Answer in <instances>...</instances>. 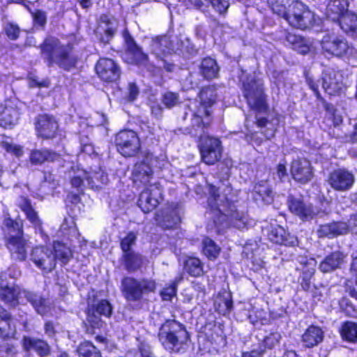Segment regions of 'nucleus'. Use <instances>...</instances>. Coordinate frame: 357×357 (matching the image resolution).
I'll return each mask as SVG.
<instances>
[{"instance_id":"nucleus-1","label":"nucleus","mask_w":357,"mask_h":357,"mask_svg":"<svg viewBox=\"0 0 357 357\" xmlns=\"http://www.w3.org/2000/svg\"><path fill=\"white\" fill-rule=\"evenodd\" d=\"M124 37L127 50L132 56V63L146 69L152 75H160L162 68L168 72L173 71L174 66L167 62L165 59L166 54L174 50L173 47L167 46L169 41L167 37H162L153 42L152 52L157 59L156 65L149 61L147 54L142 52L141 47L135 43L134 39L128 33H125Z\"/></svg>"},{"instance_id":"nucleus-2","label":"nucleus","mask_w":357,"mask_h":357,"mask_svg":"<svg viewBox=\"0 0 357 357\" xmlns=\"http://www.w3.org/2000/svg\"><path fill=\"white\" fill-rule=\"evenodd\" d=\"M40 48L48 66L56 64L65 70H70L76 64L77 59L72 54L71 46L61 44L56 38H47Z\"/></svg>"},{"instance_id":"nucleus-3","label":"nucleus","mask_w":357,"mask_h":357,"mask_svg":"<svg viewBox=\"0 0 357 357\" xmlns=\"http://www.w3.org/2000/svg\"><path fill=\"white\" fill-rule=\"evenodd\" d=\"M158 339L165 349L179 352L188 340V334L181 324L168 320L160 328Z\"/></svg>"},{"instance_id":"nucleus-4","label":"nucleus","mask_w":357,"mask_h":357,"mask_svg":"<svg viewBox=\"0 0 357 357\" xmlns=\"http://www.w3.org/2000/svg\"><path fill=\"white\" fill-rule=\"evenodd\" d=\"M209 193L208 204L212 209L216 210L227 217L233 227L238 229H243L247 227L249 225L247 215L236 210L234 206L228 207V202L225 197L220 199L218 188L211 186Z\"/></svg>"},{"instance_id":"nucleus-5","label":"nucleus","mask_w":357,"mask_h":357,"mask_svg":"<svg viewBox=\"0 0 357 357\" xmlns=\"http://www.w3.org/2000/svg\"><path fill=\"white\" fill-rule=\"evenodd\" d=\"M4 225L8 230L6 246L13 259L24 261L26 258V241L23 238L22 222L7 218Z\"/></svg>"},{"instance_id":"nucleus-6","label":"nucleus","mask_w":357,"mask_h":357,"mask_svg":"<svg viewBox=\"0 0 357 357\" xmlns=\"http://www.w3.org/2000/svg\"><path fill=\"white\" fill-rule=\"evenodd\" d=\"M155 288V282L152 280H138L131 277H126L121 281L123 295L128 301H139L144 294L154 292Z\"/></svg>"},{"instance_id":"nucleus-7","label":"nucleus","mask_w":357,"mask_h":357,"mask_svg":"<svg viewBox=\"0 0 357 357\" xmlns=\"http://www.w3.org/2000/svg\"><path fill=\"white\" fill-rule=\"evenodd\" d=\"M284 19L296 28L305 29L314 23V15L301 1L294 0Z\"/></svg>"},{"instance_id":"nucleus-8","label":"nucleus","mask_w":357,"mask_h":357,"mask_svg":"<svg viewBox=\"0 0 357 357\" xmlns=\"http://www.w3.org/2000/svg\"><path fill=\"white\" fill-rule=\"evenodd\" d=\"M243 93L252 109L261 111L266 109V96L263 84L259 81L250 79L243 82Z\"/></svg>"},{"instance_id":"nucleus-9","label":"nucleus","mask_w":357,"mask_h":357,"mask_svg":"<svg viewBox=\"0 0 357 357\" xmlns=\"http://www.w3.org/2000/svg\"><path fill=\"white\" fill-rule=\"evenodd\" d=\"M115 144L118 151L125 157L135 155L140 149L139 137L130 130L120 131L116 135Z\"/></svg>"},{"instance_id":"nucleus-10","label":"nucleus","mask_w":357,"mask_h":357,"mask_svg":"<svg viewBox=\"0 0 357 357\" xmlns=\"http://www.w3.org/2000/svg\"><path fill=\"white\" fill-rule=\"evenodd\" d=\"M30 260L45 273L51 272L56 267L52 250L46 246H36L31 250Z\"/></svg>"},{"instance_id":"nucleus-11","label":"nucleus","mask_w":357,"mask_h":357,"mask_svg":"<svg viewBox=\"0 0 357 357\" xmlns=\"http://www.w3.org/2000/svg\"><path fill=\"white\" fill-rule=\"evenodd\" d=\"M326 181L334 190L346 192L354 185L355 176L351 172L340 168L329 173Z\"/></svg>"},{"instance_id":"nucleus-12","label":"nucleus","mask_w":357,"mask_h":357,"mask_svg":"<svg viewBox=\"0 0 357 357\" xmlns=\"http://www.w3.org/2000/svg\"><path fill=\"white\" fill-rule=\"evenodd\" d=\"M322 87L329 95L338 93L343 87V76L339 70L327 68L322 73Z\"/></svg>"},{"instance_id":"nucleus-13","label":"nucleus","mask_w":357,"mask_h":357,"mask_svg":"<svg viewBox=\"0 0 357 357\" xmlns=\"http://www.w3.org/2000/svg\"><path fill=\"white\" fill-rule=\"evenodd\" d=\"M161 199V190L156 184L150 185L140 194L138 206L144 213H149L159 204Z\"/></svg>"},{"instance_id":"nucleus-14","label":"nucleus","mask_w":357,"mask_h":357,"mask_svg":"<svg viewBox=\"0 0 357 357\" xmlns=\"http://www.w3.org/2000/svg\"><path fill=\"white\" fill-rule=\"evenodd\" d=\"M287 204L289 211L303 220H311L317 214L312 204L305 202L301 197L290 195Z\"/></svg>"},{"instance_id":"nucleus-15","label":"nucleus","mask_w":357,"mask_h":357,"mask_svg":"<svg viewBox=\"0 0 357 357\" xmlns=\"http://www.w3.org/2000/svg\"><path fill=\"white\" fill-rule=\"evenodd\" d=\"M222 154L221 142L218 138L207 136L202 142V162L213 165L218 162Z\"/></svg>"},{"instance_id":"nucleus-16","label":"nucleus","mask_w":357,"mask_h":357,"mask_svg":"<svg viewBox=\"0 0 357 357\" xmlns=\"http://www.w3.org/2000/svg\"><path fill=\"white\" fill-rule=\"evenodd\" d=\"M96 73L105 82H112L120 77L119 66L110 59H100L96 66Z\"/></svg>"},{"instance_id":"nucleus-17","label":"nucleus","mask_w":357,"mask_h":357,"mask_svg":"<svg viewBox=\"0 0 357 357\" xmlns=\"http://www.w3.org/2000/svg\"><path fill=\"white\" fill-rule=\"evenodd\" d=\"M20 290L13 282H7V273L0 275V298L7 304L15 306Z\"/></svg>"},{"instance_id":"nucleus-18","label":"nucleus","mask_w":357,"mask_h":357,"mask_svg":"<svg viewBox=\"0 0 357 357\" xmlns=\"http://www.w3.org/2000/svg\"><path fill=\"white\" fill-rule=\"evenodd\" d=\"M291 174L296 181L301 183H307L312 177L311 164L305 158H296L291 165Z\"/></svg>"},{"instance_id":"nucleus-19","label":"nucleus","mask_w":357,"mask_h":357,"mask_svg":"<svg viewBox=\"0 0 357 357\" xmlns=\"http://www.w3.org/2000/svg\"><path fill=\"white\" fill-rule=\"evenodd\" d=\"M58 128V123L53 116L44 114L38 117L36 129L43 138H53L55 137Z\"/></svg>"},{"instance_id":"nucleus-20","label":"nucleus","mask_w":357,"mask_h":357,"mask_svg":"<svg viewBox=\"0 0 357 357\" xmlns=\"http://www.w3.org/2000/svg\"><path fill=\"white\" fill-rule=\"evenodd\" d=\"M19 111L15 104L10 100H6L0 105V126L8 128L15 125L19 119Z\"/></svg>"},{"instance_id":"nucleus-21","label":"nucleus","mask_w":357,"mask_h":357,"mask_svg":"<svg viewBox=\"0 0 357 357\" xmlns=\"http://www.w3.org/2000/svg\"><path fill=\"white\" fill-rule=\"evenodd\" d=\"M322 49L326 52L336 56L346 54L349 45L344 38L325 36L321 41Z\"/></svg>"},{"instance_id":"nucleus-22","label":"nucleus","mask_w":357,"mask_h":357,"mask_svg":"<svg viewBox=\"0 0 357 357\" xmlns=\"http://www.w3.org/2000/svg\"><path fill=\"white\" fill-rule=\"evenodd\" d=\"M349 231V225L344 222H333L321 225L317 229L319 238H333L339 235H344Z\"/></svg>"},{"instance_id":"nucleus-23","label":"nucleus","mask_w":357,"mask_h":357,"mask_svg":"<svg viewBox=\"0 0 357 357\" xmlns=\"http://www.w3.org/2000/svg\"><path fill=\"white\" fill-rule=\"evenodd\" d=\"M152 174L153 171L149 165L144 162H138L132 171V181L138 187L146 186L152 178Z\"/></svg>"},{"instance_id":"nucleus-24","label":"nucleus","mask_w":357,"mask_h":357,"mask_svg":"<svg viewBox=\"0 0 357 357\" xmlns=\"http://www.w3.org/2000/svg\"><path fill=\"white\" fill-rule=\"evenodd\" d=\"M16 333V323L10 313L0 307V336L2 338L13 337Z\"/></svg>"},{"instance_id":"nucleus-25","label":"nucleus","mask_w":357,"mask_h":357,"mask_svg":"<svg viewBox=\"0 0 357 357\" xmlns=\"http://www.w3.org/2000/svg\"><path fill=\"white\" fill-rule=\"evenodd\" d=\"M215 98L216 93L214 86L202 88V107L206 109L204 111L205 120L202 119V126H208L212 122L211 111L208 108L215 103Z\"/></svg>"},{"instance_id":"nucleus-26","label":"nucleus","mask_w":357,"mask_h":357,"mask_svg":"<svg viewBox=\"0 0 357 357\" xmlns=\"http://www.w3.org/2000/svg\"><path fill=\"white\" fill-rule=\"evenodd\" d=\"M22 347L26 351H35L40 357L47 356L50 353V347L48 344L40 339L24 337Z\"/></svg>"},{"instance_id":"nucleus-27","label":"nucleus","mask_w":357,"mask_h":357,"mask_svg":"<svg viewBox=\"0 0 357 357\" xmlns=\"http://www.w3.org/2000/svg\"><path fill=\"white\" fill-rule=\"evenodd\" d=\"M285 40L294 50L300 54H306L311 50L312 43L309 38L292 33H287Z\"/></svg>"},{"instance_id":"nucleus-28","label":"nucleus","mask_w":357,"mask_h":357,"mask_svg":"<svg viewBox=\"0 0 357 357\" xmlns=\"http://www.w3.org/2000/svg\"><path fill=\"white\" fill-rule=\"evenodd\" d=\"M24 294L27 301L31 304L38 314L44 315L50 311V303L47 298L31 291H24Z\"/></svg>"},{"instance_id":"nucleus-29","label":"nucleus","mask_w":357,"mask_h":357,"mask_svg":"<svg viewBox=\"0 0 357 357\" xmlns=\"http://www.w3.org/2000/svg\"><path fill=\"white\" fill-rule=\"evenodd\" d=\"M345 256L340 252L336 251L325 257L319 264V269L323 273H328L341 267L344 263Z\"/></svg>"},{"instance_id":"nucleus-30","label":"nucleus","mask_w":357,"mask_h":357,"mask_svg":"<svg viewBox=\"0 0 357 357\" xmlns=\"http://www.w3.org/2000/svg\"><path fill=\"white\" fill-rule=\"evenodd\" d=\"M348 0H330L326 7V14L329 18L335 21L348 12Z\"/></svg>"},{"instance_id":"nucleus-31","label":"nucleus","mask_w":357,"mask_h":357,"mask_svg":"<svg viewBox=\"0 0 357 357\" xmlns=\"http://www.w3.org/2000/svg\"><path fill=\"white\" fill-rule=\"evenodd\" d=\"M183 208L181 204H176L171 206L164 217L162 225L165 228H172L176 226L181 220Z\"/></svg>"},{"instance_id":"nucleus-32","label":"nucleus","mask_w":357,"mask_h":357,"mask_svg":"<svg viewBox=\"0 0 357 357\" xmlns=\"http://www.w3.org/2000/svg\"><path fill=\"white\" fill-rule=\"evenodd\" d=\"M253 197L256 201H262L266 204L272 203L273 192L267 181H261L255 185Z\"/></svg>"},{"instance_id":"nucleus-33","label":"nucleus","mask_w":357,"mask_h":357,"mask_svg":"<svg viewBox=\"0 0 357 357\" xmlns=\"http://www.w3.org/2000/svg\"><path fill=\"white\" fill-rule=\"evenodd\" d=\"M339 26L347 33L352 37L357 36V15L353 13H346L338 20Z\"/></svg>"},{"instance_id":"nucleus-34","label":"nucleus","mask_w":357,"mask_h":357,"mask_svg":"<svg viewBox=\"0 0 357 357\" xmlns=\"http://www.w3.org/2000/svg\"><path fill=\"white\" fill-rule=\"evenodd\" d=\"M30 161L34 165H40L46 161L60 162L61 156L49 150H35L30 155Z\"/></svg>"},{"instance_id":"nucleus-35","label":"nucleus","mask_w":357,"mask_h":357,"mask_svg":"<svg viewBox=\"0 0 357 357\" xmlns=\"http://www.w3.org/2000/svg\"><path fill=\"white\" fill-rule=\"evenodd\" d=\"M52 252L55 262L56 263V261H59L62 265L67 264L73 257L71 249L59 241L54 242Z\"/></svg>"},{"instance_id":"nucleus-36","label":"nucleus","mask_w":357,"mask_h":357,"mask_svg":"<svg viewBox=\"0 0 357 357\" xmlns=\"http://www.w3.org/2000/svg\"><path fill=\"white\" fill-rule=\"evenodd\" d=\"M20 208L24 212L26 218L33 225L36 230L38 231L41 234L44 240H46V238H47V236L43 234V229L41 227L42 223L38 218L37 213L31 207V203L28 200L24 199L20 204Z\"/></svg>"},{"instance_id":"nucleus-37","label":"nucleus","mask_w":357,"mask_h":357,"mask_svg":"<svg viewBox=\"0 0 357 357\" xmlns=\"http://www.w3.org/2000/svg\"><path fill=\"white\" fill-rule=\"evenodd\" d=\"M214 307L220 314H229L233 308L231 295L227 291L219 294L215 300Z\"/></svg>"},{"instance_id":"nucleus-38","label":"nucleus","mask_w":357,"mask_h":357,"mask_svg":"<svg viewBox=\"0 0 357 357\" xmlns=\"http://www.w3.org/2000/svg\"><path fill=\"white\" fill-rule=\"evenodd\" d=\"M324 333L317 326H311L308 327L303 335V341L307 347H312L317 345L323 340Z\"/></svg>"},{"instance_id":"nucleus-39","label":"nucleus","mask_w":357,"mask_h":357,"mask_svg":"<svg viewBox=\"0 0 357 357\" xmlns=\"http://www.w3.org/2000/svg\"><path fill=\"white\" fill-rule=\"evenodd\" d=\"M271 241L277 244L293 245L295 242L291 239L284 229L280 226L273 228L268 234Z\"/></svg>"},{"instance_id":"nucleus-40","label":"nucleus","mask_w":357,"mask_h":357,"mask_svg":"<svg viewBox=\"0 0 357 357\" xmlns=\"http://www.w3.org/2000/svg\"><path fill=\"white\" fill-rule=\"evenodd\" d=\"M340 333L343 340L350 343L357 342V323L344 322L341 326Z\"/></svg>"},{"instance_id":"nucleus-41","label":"nucleus","mask_w":357,"mask_h":357,"mask_svg":"<svg viewBox=\"0 0 357 357\" xmlns=\"http://www.w3.org/2000/svg\"><path fill=\"white\" fill-rule=\"evenodd\" d=\"M219 67L216 61L211 58L202 59V76L207 79H211L218 77Z\"/></svg>"},{"instance_id":"nucleus-42","label":"nucleus","mask_w":357,"mask_h":357,"mask_svg":"<svg viewBox=\"0 0 357 357\" xmlns=\"http://www.w3.org/2000/svg\"><path fill=\"white\" fill-rule=\"evenodd\" d=\"M71 184L76 188H80L86 183L88 173L78 166L71 167L70 171Z\"/></svg>"},{"instance_id":"nucleus-43","label":"nucleus","mask_w":357,"mask_h":357,"mask_svg":"<svg viewBox=\"0 0 357 357\" xmlns=\"http://www.w3.org/2000/svg\"><path fill=\"white\" fill-rule=\"evenodd\" d=\"M125 266L128 271H135L139 269L143 262L142 256L134 252H128L123 255Z\"/></svg>"},{"instance_id":"nucleus-44","label":"nucleus","mask_w":357,"mask_h":357,"mask_svg":"<svg viewBox=\"0 0 357 357\" xmlns=\"http://www.w3.org/2000/svg\"><path fill=\"white\" fill-rule=\"evenodd\" d=\"M268 3L274 13L284 18L294 0H268Z\"/></svg>"},{"instance_id":"nucleus-45","label":"nucleus","mask_w":357,"mask_h":357,"mask_svg":"<svg viewBox=\"0 0 357 357\" xmlns=\"http://www.w3.org/2000/svg\"><path fill=\"white\" fill-rule=\"evenodd\" d=\"M77 351L79 357H102L99 350L88 341L81 343Z\"/></svg>"},{"instance_id":"nucleus-46","label":"nucleus","mask_w":357,"mask_h":357,"mask_svg":"<svg viewBox=\"0 0 357 357\" xmlns=\"http://www.w3.org/2000/svg\"><path fill=\"white\" fill-rule=\"evenodd\" d=\"M100 26L108 36H112L116 31L118 23L114 17L103 15L100 17Z\"/></svg>"},{"instance_id":"nucleus-47","label":"nucleus","mask_w":357,"mask_h":357,"mask_svg":"<svg viewBox=\"0 0 357 357\" xmlns=\"http://www.w3.org/2000/svg\"><path fill=\"white\" fill-rule=\"evenodd\" d=\"M107 181V176L103 172H98L90 176L88 174L86 184L91 188L98 189L102 184H106Z\"/></svg>"},{"instance_id":"nucleus-48","label":"nucleus","mask_w":357,"mask_h":357,"mask_svg":"<svg viewBox=\"0 0 357 357\" xmlns=\"http://www.w3.org/2000/svg\"><path fill=\"white\" fill-rule=\"evenodd\" d=\"M220 247L213 240L208 238L204 239L203 252L208 259H216L220 254Z\"/></svg>"},{"instance_id":"nucleus-49","label":"nucleus","mask_w":357,"mask_h":357,"mask_svg":"<svg viewBox=\"0 0 357 357\" xmlns=\"http://www.w3.org/2000/svg\"><path fill=\"white\" fill-rule=\"evenodd\" d=\"M1 144L7 152L13 153L16 157H20L23 154L22 147L13 144L10 137H3Z\"/></svg>"},{"instance_id":"nucleus-50","label":"nucleus","mask_w":357,"mask_h":357,"mask_svg":"<svg viewBox=\"0 0 357 357\" xmlns=\"http://www.w3.org/2000/svg\"><path fill=\"white\" fill-rule=\"evenodd\" d=\"M201 262L197 258H189L185 265L186 271L194 277L199 276L201 273Z\"/></svg>"},{"instance_id":"nucleus-51","label":"nucleus","mask_w":357,"mask_h":357,"mask_svg":"<svg viewBox=\"0 0 357 357\" xmlns=\"http://www.w3.org/2000/svg\"><path fill=\"white\" fill-rule=\"evenodd\" d=\"M100 314H98L94 307L88 308L87 312V321L93 328H100L103 326L104 323L100 318Z\"/></svg>"},{"instance_id":"nucleus-52","label":"nucleus","mask_w":357,"mask_h":357,"mask_svg":"<svg viewBox=\"0 0 357 357\" xmlns=\"http://www.w3.org/2000/svg\"><path fill=\"white\" fill-rule=\"evenodd\" d=\"M181 279L182 278H176L168 287H165L160 291V296L163 301H171L176 296L177 284Z\"/></svg>"},{"instance_id":"nucleus-53","label":"nucleus","mask_w":357,"mask_h":357,"mask_svg":"<svg viewBox=\"0 0 357 357\" xmlns=\"http://www.w3.org/2000/svg\"><path fill=\"white\" fill-rule=\"evenodd\" d=\"M94 307L96 312L100 315L109 317L112 314V307L107 300H101L96 305L90 306Z\"/></svg>"},{"instance_id":"nucleus-54","label":"nucleus","mask_w":357,"mask_h":357,"mask_svg":"<svg viewBox=\"0 0 357 357\" xmlns=\"http://www.w3.org/2000/svg\"><path fill=\"white\" fill-rule=\"evenodd\" d=\"M314 268H305L303 270L302 275L301 277V285L303 290L308 291L310 289V280L314 274Z\"/></svg>"},{"instance_id":"nucleus-55","label":"nucleus","mask_w":357,"mask_h":357,"mask_svg":"<svg viewBox=\"0 0 357 357\" xmlns=\"http://www.w3.org/2000/svg\"><path fill=\"white\" fill-rule=\"evenodd\" d=\"M281 338L280 333L278 332L271 333L264 339V346L265 348L272 349L280 343Z\"/></svg>"},{"instance_id":"nucleus-56","label":"nucleus","mask_w":357,"mask_h":357,"mask_svg":"<svg viewBox=\"0 0 357 357\" xmlns=\"http://www.w3.org/2000/svg\"><path fill=\"white\" fill-rule=\"evenodd\" d=\"M136 235L133 232H130L123 238L121 243V247L124 254L130 252V248L135 244Z\"/></svg>"},{"instance_id":"nucleus-57","label":"nucleus","mask_w":357,"mask_h":357,"mask_svg":"<svg viewBox=\"0 0 357 357\" xmlns=\"http://www.w3.org/2000/svg\"><path fill=\"white\" fill-rule=\"evenodd\" d=\"M4 31L6 36L10 40H16L19 37L20 32L19 26L11 22H8L5 24Z\"/></svg>"},{"instance_id":"nucleus-58","label":"nucleus","mask_w":357,"mask_h":357,"mask_svg":"<svg viewBox=\"0 0 357 357\" xmlns=\"http://www.w3.org/2000/svg\"><path fill=\"white\" fill-rule=\"evenodd\" d=\"M178 96L172 92H167L164 94L162 98L163 104L168 108H172L178 102Z\"/></svg>"},{"instance_id":"nucleus-59","label":"nucleus","mask_w":357,"mask_h":357,"mask_svg":"<svg viewBox=\"0 0 357 357\" xmlns=\"http://www.w3.org/2000/svg\"><path fill=\"white\" fill-rule=\"evenodd\" d=\"M31 15L35 24L43 27L47 21V15L45 12L37 10L35 12H31Z\"/></svg>"},{"instance_id":"nucleus-60","label":"nucleus","mask_w":357,"mask_h":357,"mask_svg":"<svg viewBox=\"0 0 357 357\" xmlns=\"http://www.w3.org/2000/svg\"><path fill=\"white\" fill-rule=\"evenodd\" d=\"M66 229V225H62L61 226V230L64 235L67 236L68 239H71V238L75 237L77 238L78 236V231L77 229L75 228V227H70L69 228L68 232H65V230Z\"/></svg>"},{"instance_id":"nucleus-61","label":"nucleus","mask_w":357,"mask_h":357,"mask_svg":"<svg viewBox=\"0 0 357 357\" xmlns=\"http://www.w3.org/2000/svg\"><path fill=\"white\" fill-rule=\"evenodd\" d=\"M3 349L6 354V357H12L17 353L16 348L8 343L3 346Z\"/></svg>"},{"instance_id":"nucleus-62","label":"nucleus","mask_w":357,"mask_h":357,"mask_svg":"<svg viewBox=\"0 0 357 357\" xmlns=\"http://www.w3.org/2000/svg\"><path fill=\"white\" fill-rule=\"evenodd\" d=\"M264 352V349L262 350H252L251 351L243 352L242 354V357H261L263 353Z\"/></svg>"},{"instance_id":"nucleus-63","label":"nucleus","mask_w":357,"mask_h":357,"mask_svg":"<svg viewBox=\"0 0 357 357\" xmlns=\"http://www.w3.org/2000/svg\"><path fill=\"white\" fill-rule=\"evenodd\" d=\"M276 174L280 180H282L287 176V169L284 165L279 164L277 166Z\"/></svg>"},{"instance_id":"nucleus-64","label":"nucleus","mask_w":357,"mask_h":357,"mask_svg":"<svg viewBox=\"0 0 357 357\" xmlns=\"http://www.w3.org/2000/svg\"><path fill=\"white\" fill-rule=\"evenodd\" d=\"M138 95V89L137 86L133 84H129V97L131 100H134Z\"/></svg>"}]
</instances>
